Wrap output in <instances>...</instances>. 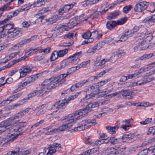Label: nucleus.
Wrapping results in <instances>:
<instances>
[{"mask_svg": "<svg viewBox=\"0 0 155 155\" xmlns=\"http://www.w3.org/2000/svg\"><path fill=\"white\" fill-rule=\"evenodd\" d=\"M28 100L27 98H26V97L25 98L19 101L15 105H13L12 106V107L13 108H14L15 107H18L20 106L23 105L25 102H27Z\"/></svg>", "mask_w": 155, "mask_h": 155, "instance_id": "26", "label": "nucleus"}, {"mask_svg": "<svg viewBox=\"0 0 155 155\" xmlns=\"http://www.w3.org/2000/svg\"><path fill=\"white\" fill-rule=\"evenodd\" d=\"M68 52V49H65L64 50H62L57 52L58 55V57H63Z\"/></svg>", "mask_w": 155, "mask_h": 155, "instance_id": "30", "label": "nucleus"}, {"mask_svg": "<svg viewBox=\"0 0 155 155\" xmlns=\"http://www.w3.org/2000/svg\"><path fill=\"white\" fill-rule=\"evenodd\" d=\"M99 92V91H97L96 92L97 93V94H92L90 95H86V97L83 98L81 100V101L82 102H84L85 100H87L89 99L90 98L93 97H95L96 96L97 97V95L98 94H99L100 93H98Z\"/></svg>", "mask_w": 155, "mask_h": 155, "instance_id": "33", "label": "nucleus"}, {"mask_svg": "<svg viewBox=\"0 0 155 155\" xmlns=\"http://www.w3.org/2000/svg\"><path fill=\"white\" fill-rule=\"evenodd\" d=\"M155 18V14L152 16H150L149 17L146 18L143 20V21L144 22H147L149 21H151L152 19Z\"/></svg>", "mask_w": 155, "mask_h": 155, "instance_id": "61", "label": "nucleus"}, {"mask_svg": "<svg viewBox=\"0 0 155 155\" xmlns=\"http://www.w3.org/2000/svg\"><path fill=\"white\" fill-rule=\"evenodd\" d=\"M80 116H78L69 120L65 121L63 123L62 125L60 126L58 129H54L50 131L48 133L49 134H52L58 131H63L71 128L73 125V122L77 120L80 119Z\"/></svg>", "mask_w": 155, "mask_h": 155, "instance_id": "3", "label": "nucleus"}, {"mask_svg": "<svg viewBox=\"0 0 155 155\" xmlns=\"http://www.w3.org/2000/svg\"><path fill=\"white\" fill-rule=\"evenodd\" d=\"M104 45V43L103 42H101L98 43L96 46L94 47V50L100 49L103 47Z\"/></svg>", "mask_w": 155, "mask_h": 155, "instance_id": "48", "label": "nucleus"}, {"mask_svg": "<svg viewBox=\"0 0 155 155\" xmlns=\"http://www.w3.org/2000/svg\"><path fill=\"white\" fill-rule=\"evenodd\" d=\"M133 120L132 118L129 119H125L122 121V123L124 124H125V125H126L130 124L131 122H133Z\"/></svg>", "mask_w": 155, "mask_h": 155, "instance_id": "62", "label": "nucleus"}, {"mask_svg": "<svg viewBox=\"0 0 155 155\" xmlns=\"http://www.w3.org/2000/svg\"><path fill=\"white\" fill-rule=\"evenodd\" d=\"M34 61H39L43 60L42 63L44 64L48 62V61L45 57L44 55L38 56L35 57L34 59Z\"/></svg>", "mask_w": 155, "mask_h": 155, "instance_id": "21", "label": "nucleus"}, {"mask_svg": "<svg viewBox=\"0 0 155 155\" xmlns=\"http://www.w3.org/2000/svg\"><path fill=\"white\" fill-rule=\"evenodd\" d=\"M33 68V66L31 65H28L22 67L19 70L20 77L21 78L24 77L27 74L30 73L32 71Z\"/></svg>", "mask_w": 155, "mask_h": 155, "instance_id": "8", "label": "nucleus"}, {"mask_svg": "<svg viewBox=\"0 0 155 155\" xmlns=\"http://www.w3.org/2000/svg\"><path fill=\"white\" fill-rule=\"evenodd\" d=\"M153 56L152 54H147L143 55V56L140 57L138 59V60H143L148 59L151 58Z\"/></svg>", "mask_w": 155, "mask_h": 155, "instance_id": "36", "label": "nucleus"}, {"mask_svg": "<svg viewBox=\"0 0 155 155\" xmlns=\"http://www.w3.org/2000/svg\"><path fill=\"white\" fill-rule=\"evenodd\" d=\"M152 134L155 135V127H150L147 133L148 135Z\"/></svg>", "mask_w": 155, "mask_h": 155, "instance_id": "44", "label": "nucleus"}, {"mask_svg": "<svg viewBox=\"0 0 155 155\" xmlns=\"http://www.w3.org/2000/svg\"><path fill=\"white\" fill-rule=\"evenodd\" d=\"M120 125V121L118 120L116 123L114 127H106V129L110 134H114L116 133V131L118 130Z\"/></svg>", "mask_w": 155, "mask_h": 155, "instance_id": "10", "label": "nucleus"}, {"mask_svg": "<svg viewBox=\"0 0 155 155\" xmlns=\"http://www.w3.org/2000/svg\"><path fill=\"white\" fill-rule=\"evenodd\" d=\"M155 79V78L154 77H147L144 78L143 79V82H142V83L145 84H146L154 80Z\"/></svg>", "mask_w": 155, "mask_h": 155, "instance_id": "39", "label": "nucleus"}, {"mask_svg": "<svg viewBox=\"0 0 155 155\" xmlns=\"http://www.w3.org/2000/svg\"><path fill=\"white\" fill-rule=\"evenodd\" d=\"M45 4L44 0H38L34 3V5L36 7H40Z\"/></svg>", "mask_w": 155, "mask_h": 155, "instance_id": "32", "label": "nucleus"}, {"mask_svg": "<svg viewBox=\"0 0 155 155\" xmlns=\"http://www.w3.org/2000/svg\"><path fill=\"white\" fill-rule=\"evenodd\" d=\"M127 18L126 17H124L120 19L116 22L117 25H122L124 24L127 21Z\"/></svg>", "mask_w": 155, "mask_h": 155, "instance_id": "38", "label": "nucleus"}, {"mask_svg": "<svg viewBox=\"0 0 155 155\" xmlns=\"http://www.w3.org/2000/svg\"><path fill=\"white\" fill-rule=\"evenodd\" d=\"M26 123L25 122H22L18 124L16 127H12L14 126L13 124H8L7 121H3L0 124V134L5 132L7 134L6 138L9 139L10 142H12L20 135V133L15 134L14 133L22 131L26 127Z\"/></svg>", "mask_w": 155, "mask_h": 155, "instance_id": "1", "label": "nucleus"}, {"mask_svg": "<svg viewBox=\"0 0 155 155\" xmlns=\"http://www.w3.org/2000/svg\"><path fill=\"white\" fill-rule=\"evenodd\" d=\"M88 108H86L85 107L84 108L81 109L78 111H76L75 112L72 113V114L68 115V116H65L63 118L61 119V120H64L67 119L68 117H72L74 116H75L77 115H78V116H80V119L83 116L84 117L86 114L88 113L89 110Z\"/></svg>", "mask_w": 155, "mask_h": 155, "instance_id": "7", "label": "nucleus"}, {"mask_svg": "<svg viewBox=\"0 0 155 155\" xmlns=\"http://www.w3.org/2000/svg\"><path fill=\"white\" fill-rule=\"evenodd\" d=\"M132 7L131 5H130L124 7L123 10V11L125 13H127L129 11L131 10Z\"/></svg>", "mask_w": 155, "mask_h": 155, "instance_id": "49", "label": "nucleus"}, {"mask_svg": "<svg viewBox=\"0 0 155 155\" xmlns=\"http://www.w3.org/2000/svg\"><path fill=\"white\" fill-rule=\"evenodd\" d=\"M15 63H16V61H15V60H13L12 61L10 62L5 66L3 67L2 69H0V70H1L2 69H4L6 68H9L11 67L12 65L15 64Z\"/></svg>", "mask_w": 155, "mask_h": 155, "instance_id": "56", "label": "nucleus"}, {"mask_svg": "<svg viewBox=\"0 0 155 155\" xmlns=\"http://www.w3.org/2000/svg\"><path fill=\"white\" fill-rule=\"evenodd\" d=\"M80 68V67L79 66H76V67H74L71 68H68V72L69 74L74 72L76 70H78Z\"/></svg>", "mask_w": 155, "mask_h": 155, "instance_id": "37", "label": "nucleus"}, {"mask_svg": "<svg viewBox=\"0 0 155 155\" xmlns=\"http://www.w3.org/2000/svg\"><path fill=\"white\" fill-rule=\"evenodd\" d=\"M44 121V120H41L39 121L31 126V127H28L26 130H28L30 132L31 131L33 130L36 129L40 124H42L43 123Z\"/></svg>", "mask_w": 155, "mask_h": 155, "instance_id": "17", "label": "nucleus"}, {"mask_svg": "<svg viewBox=\"0 0 155 155\" xmlns=\"http://www.w3.org/2000/svg\"><path fill=\"white\" fill-rule=\"evenodd\" d=\"M82 36L83 38L85 39H87L89 38L91 36V33L90 31H88L82 34Z\"/></svg>", "mask_w": 155, "mask_h": 155, "instance_id": "40", "label": "nucleus"}, {"mask_svg": "<svg viewBox=\"0 0 155 155\" xmlns=\"http://www.w3.org/2000/svg\"><path fill=\"white\" fill-rule=\"evenodd\" d=\"M152 36L151 33H149L145 35L143 39L146 40L147 43H149L150 41L152 39Z\"/></svg>", "mask_w": 155, "mask_h": 155, "instance_id": "35", "label": "nucleus"}, {"mask_svg": "<svg viewBox=\"0 0 155 155\" xmlns=\"http://www.w3.org/2000/svg\"><path fill=\"white\" fill-rule=\"evenodd\" d=\"M108 150L109 151V153H111L113 155H118V152H117V150L116 151L115 149H114V148L113 147L110 148L108 149Z\"/></svg>", "mask_w": 155, "mask_h": 155, "instance_id": "59", "label": "nucleus"}, {"mask_svg": "<svg viewBox=\"0 0 155 155\" xmlns=\"http://www.w3.org/2000/svg\"><path fill=\"white\" fill-rule=\"evenodd\" d=\"M76 35V34L75 33H69L67 34L64 35L63 37L65 39H70L71 38H73Z\"/></svg>", "mask_w": 155, "mask_h": 155, "instance_id": "46", "label": "nucleus"}, {"mask_svg": "<svg viewBox=\"0 0 155 155\" xmlns=\"http://www.w3.org/2000/svg\"><path fill=\"white\" fill-rule=\"evenodd\" d=\"M131 127V125H126L123 124L120 126V128L125 131L128 130L129 128Z\"/></svg>", "mask_w": 155, "mask_h": 155, "instance_id": "63", "label": "nucleus"}, {"mask_svg": "<svg viewBox=\"0 0 155 155\" xmlns=\"http://www.w3.org/2000/svg\"><path fill=\"white\" fill-rule=\"evenodd\" d=\"M68 103L67 101L65 100L59 101L56 102L52 107V109L54 110L52 114H54L56 112H60L66 107V104Z\"/></svg>", "mask_w": 155, "mask_h": 155, "instance_id": "5", "label": "nucleus"}, {"mask_svg": "<svg viewBox=\"0 0 155 155\" xmlns=\"http://www.w3.org/2000/svg\"><path fill=\"white\" fill-rule=\"evenodd\" d=\"M68 25V26L70 28H73L78 24L76 22L75 19L74 18H72L67 23Z\"/></svg>", "mask_w": 155, "mask_h": 155, "instance_id": "23", "label": "nucleus"}, {"mask_svg": "<svg viewBox=\"0 0 155 155\" xmlns=\"http://www.w3.org/2000/svg\"><path fill=\"white\" fill-rule=\"evenodd\" d=\"M97 123L95 119L90 120L87 119L83 120L80 122V124L81 125L75 128L74 129L75 131H81L94 126Z\"/></svg>", "mask_w": 155, "mask_h": 155, "instance_id": "4", "label": "nucleus"}, {"mask_svg": "<svg viewBox=\"0 0 155 155\" xmlns=\"http://www.w3.org/2000/svg\"><path fill=\"white\" fill-rule=\"evenodd\" d=\"M13 28H14L13 25L9 24L4 25L0 27V31H4L5 30H8V32H9L10 30Z\"/></svg>", "mask_w": 155, "mask_h": 155, "instance_id": "22", "label": "nucleus"}, {"mask_svg": "<svg viewBox=\"0 0 155 155\" xmlns=\"http://www.w3.org/2000/svg\"><path fill=\"white\" fill-rule=\"evenodd\" d=\"M73 42H64L59 44V46L60 47H68L72 45Z\"/></svg>", "mask_w": 155, "mask_h": 155, "instance_id": "51", "label": "nucleus"}, {"mask_svg": "<svg viewBox=\"0 0 155 155\" xmlns=\"http://www.w3.org/2000/svg\"><path fill=\"white\" fill-rule=\"evenodd\" d=\"M142 155H146L148 153H155V145L150 147L147 149H145L141 152Z\"/></svg>", "mask_w": 155, "mask_h": 155, "instance_id": "18", "label": "nucleus"}, {"mask_svg": "<svg viewBox=\"0 0 155 155\" xmlns=\"http://www.w3.org/2000/svg\"><path fill=\"white\" fill-rule=\"evenodd\" d=\"M22 93H17L14 95H12L8 97L7 99V100L8 102V103L9 104L12 101H13L18 99L19 97L22 95Z\"/></svg>", "mask_w": 155, "mask_h": 155, "instance_id": "19", "label": "nucleus"}, {"mask_svg": "<svg viewBox=\"0 0 155 155\" xmlns=\"http://www.w3.org/2000/svg\"><path fill=\"white\" fill-rule=\"evenodd\" d=\"M120 14L119 11H115L110 12V14L107 17V18L109 20L114 19L119 16Z\"/></svg>", "mask_w": 155, "mask_h": 155, "instance_id": "14", "label": "nucleus"}, {"mask_svg": "<svg viewBox=\"0 0 155 155\" xmlns=\"http://www.w3.org/2000/svg\"><path fill=\"white\" fill-rule=\"evenodd\" d=\"M55 79V77H54L49 79H46L42 83V85L51 89L54 88L58 86V84L56 81Z\"/></svg>", "mask_w": 155, "mask_h": 155, "instance_id": "6", "label": "nucleus"}, {"mask_svg": "<svg viewBox=\"0 0 155 155\" xmlns=\"http://www.w3.org/2000/svg\"><path fill=\"white\" fill-rule=\"evenodd\" d=\"M98 148L97 147L94 148L92 149L88 150L87 151V155L91 154L97 152L98 151Z\"/></svg>", "mask_w": 155, "mask_h": 155, "instance_id": "41", "label": "nucleus"}, {"mask_svg": "<svg viewBox=\"0 0 155 155\" xmlns=\"http://www.w3.org/2000/svg\"><path fill=\"white\" fill-rule=\"evenodd\" d=\"M81 52H78L69 57L67 60L62 61L59 67L57 68L58 69L65 68L71 64V63L76 64L79 61L81 57Z\"/></svg>", "mask_w": 155, "mask_h": 155, "instance_id": "2", "label": "nucleus"}, {"mask_svg": "<svg viewBox=\"0 0 155 155\" xmlns=\"http://www.w3.org/2000/svg\"><path fill=\"white\" fill-rule=\"evenodd\" d=\"M14 0H10L9 2L8 3L5 4L0 8V13L1 15L4 12L9 11L12 8L11 7L9 6V5Z\"/></svg>", "mask_w": 155, "mask_h": 155, "instance_id": "13", "label": "nucleus"}, {"mask_svg": "<svg viewBox=\"0 0 155 155\" xmlns=\"http://www.w3.org/2000/svg\"><path fill=\"white\" fill-rule=\"evenodd\" d=\"M147 47L144 46V47H140V45L138 44V45L135 46L134 48V51L135 52L137 51L138 50H145L146 49Z\"/></svg>", "mask_w": 155, "mask_h": 155, "instance_id": "43", "label": "nucleus"}, {"mask_svg": "<svg viewBox=\"0 0 155 155\" xmlns=\"http://www.w3.org/2000/svg\"><path fill=\"white\" fill-rule=\"evenodd\" d=\"M36 51L34 49H30L29 51L25 52V55L28 56H31L36 52Z\"/></svg>", "mask_w": 155, "mask_h": 155, "instance_id": "52", "label": "nucleus"}, {"mask_svg": "<svg viewBox=\"0 0 155 155\" xmlns=\"http://www.w3.org/2000/svg\"><path fill=\"white\" fill-rule=\"evenodd\" d=\"M152 141L153 140L152 139H150L147 141H145L142 144L141 146L142 147H144L148 145L149 143H151Z\"/></svg>", "mask_w": 155, "mask_h": 155, "instance_id": "64", "label": "nucleus"}, {"mask_svg": "<svg viewBox=\"0 0 155 155\" xmlns=\"http://www.w3.org/2000/svg\"><path fill=\"white\" fill-rule=\"evenodd\" d=\"M121 139V142H129V141H132L134 140L132 138L130 139H129L128 137V136L127 134L124 135L121 138H120Z\"/></svg>", "mask_w": 155, "mask_h": 155, "instance_id": "29", "label": "nucleus"}, {"mask_svg": "<svg viewBox=\"0 0 155 155\" xmlns=\"http://www.w3.org/2000/svg\"><path fill=\"white\" fill-rule=\"evenodd\" d=\"M110 59L106 58L103 59L102 60L99 61H97V60H96L94 62V64L96 66L101 65L104 64L107 61H110Z\"/></svg>", "mask_w": 155, "mask_h": 155, "instance_id": "27", "label": "nucleus"}, {"mask_svg": "<svg viewBox=\"0 0 155 155\" xmlns=\"http://www.w3.org/2000/svg\"><path fill=\"white\" fill-rule=\"evenodd\" d=\"M92 14L90 15V17L92 18H98L102 14L101 11L97 12V11H92Z\"/></svg>", "mask_w": 155, "mask_h": 155, "instance_id": "28", "label": "nucleus"}, {"mask_svg": "<svg viewBox=\"0 0 155 155\" xmlns=\"http://www.w3.org/2000/svg\"><path fill=\"white\" fill-rule=\"evenodd\" d=\"M110 143L111 144L114 145L121 143L122 140L120 138H115L114 137H110Z\"/></svg>", "mask_w": 155, "mask_h": 155, "instance_id": "24", "label": "nucleus"}, {"mask_svg": "<svg viewBox=\"0 0 155 155\" xmlns=\"http://www.w3.org/2000/svg\"><path fill=\"white\" fill-rule=\"evenodd\" d=\"M35 81L33 76L29 77L25 80V81L22 82L21 84L22 87H24L27 85L28 84H29L31 82H34Z\"/></svg>", "mask_w": 155, "mask_h": 155, "instance_id": "20", "label": "nucleus"}, {"mask_svg": "<svg viewBox=\"0 0 155 155\" xmlns=\"http://www.w3.org/2000/svg\"><path fill=\"white\" fill-rule=\"evenodd\" d=\"M152 120L151 118H148L144 121L140 122L141 125H145L150 123Z\"/></svg>", "mask_w": 155, "mask_h": 155, "instance_id": "53", "label": "nucleus"}, {"mask_svg": "<svg viewBox=\"0 0 155 155\" xmlns=\"http://www.w3.org/2000/svg\"><path fill=\"white\" fill-rule=\"evenodd\" d=\"M75 4V2H73L70 4L65 5L63 8L59 10V13L60 15H62L64 12L69 11L70 9L73 8Z\"/></svg>", "mask_w": 155, "mask_h": 155, "instance_id": "12", "label": "nucleus"}, {"mask_svg": "<svg viewBox=\"0 0 155 155\" xmlns=\"http://www.w3.org/2000/svg\"><path fill=\"white\" fill-rule=\"evenodd\" d=\"M148 2L143 1L137 4L135 6L134 9L135 11L140 12L143 11L147 8L149 5Z\"/></svg>", "mask_w": 155, "mask_h": 155, "instance_id": "9", "label": "nucleus"}, {"mask_svg": "<svg viewBox=\"0 0 155 155\" xmlns=\"http://www.w3.org/2000/svg\"><path fill=\"white\" fill-rule=\"evenodd\" d=\"M31 41V38H28L22 40L19 43L20 44V46H21V47L23 46L24 45L26 44L27 43L30 42Z\"/></svg>", "mask_w": 155, "mask_h": 155, "instance_id": "54", "label": "nucleus"}, {"mask_svg": "<svg viewBox=\"0 0 155 155\" xmlns=\"http://www.w3.org/2000/svg\"><path fill=\"white\" fill-rule=\"evenodd\" d=\"M85 2H87V4L91 5L97 3L99 0H85Z\"/></svg>", "mask_w": 155, "mask_h": 155, "instance_id": "58", "label": "nucleus"}, {"mask_svg": "<svg viewBox=\"0 0 155 155\" xmlns=\"http://www.w3.org/2000/svg\"><path fill=\"white\" fill-rule=\"evenodd\" d=\"M58 57V55L57 51H54L52 54L51 57V60L54 61Z\"/></svg>", "mask_w": 155, "mask_h": 155, "instance_id": "47", "label": "nucleus"}, {"mask_svg": "<svg viewBox=\"0 0 155 155\" xmlns=\"http://www.w3.org/2000/svg\"><path fill=\"white\" fill-rule=\"evenodd\" d=\"M99 104L98 102H96L92 103L89 104L86 106V108H88L89 109L91 108H94L98 106Z\"/></svg>", "mask_w": 155, "mask_h": 155, "instance_id": "31", "label": "nucleus"}, {"mask_svg": "<svg viewBox=\"0 0 155 155\" xmlns=\"http://www.w3.org/2000/svg\"><path fill=\"white\" fill-rule=\"evenodd\" d=\"M19 33V31L17 29L13 28L8 32V37L10 38L15 37Z\"/></svg>", "mask_w": 155, "mask_h": 155, "instance_id": "15", "label": "nucleus"}, {"mask_svg": "<svg viewBox=\"0 0 155 155\" xmlns=\"http://www.w3.org/2000/svg\"><path fill=\"white\" fill-rule=\"evenodd\" d=\"M117 25L116 21L112 20L108 21L106 24L107 28L110 30L114 29Z\"/></svg>", "mask_w": 155, "mask_h": 155, "instance_id": "16", "label": "nucleus"}, {"mask_svg": "<svg viewBox=\"0 0 155 155\" xmlns=\"http://www.w3.org/2000/svg\"><path fill=\"white\" fill-rule=\"evenodd\" d=\"M87 82V81H86L85 80H84L76 83V86H77V87L79 88L82 86Z\"/></svg>", "mask_w": 155, "mask_h": 155, "instance_id": "57", "label": "nucleus"}, {"mask_svg": "<svg viewBox=\"0 0 155 155\" xmlns=\"http://www.w3.org/2000/svg\"><path fill=\"white\" fill-rule=\"evenodd\" d=\"M140 47H144V46L147 47L146 49H147L149 47L148 43H147L146 40H144L143 38L142 41L139 43Z\"/></svg>", "mask_w": 155, "mask_h": 155, "instance_id": "42", "label": "nucleus"}, {"mask_svg": "<svg viewBox=\"0 0 155 155\" xmlns=\"http://www.w3.org/2000/svg\"><path fill=\"white\" fill-rule=\"evenodd\" d=\"M36 91V90H35L31 92L26 97V98H27L28 100L30 98H31L37 95V94Z\"/></svg>", "mask_w": 155, "mask_h": 155, "instance_id": "50", "label": "nucleus"}, {"mask_svg": "<svg viewBox=\"0 0 155 155\" xmlns=\"http://www.w3.org/2000/svg\"><path fill=\"white\" fill-rule=\"evenodd\" d=\"M78 88L76 86V84L74 85H72L70 88L64 91L61 94L67 93L68 92H71L73 91L76 88Z\"/></svg>", "mask_w": 155, "mask_h": 155, "instance_id": "34", "label": "nucleus"}, {"mask_svg": "<svg viewBox=\"0 0 155 155\" xmlns=\"http://www.w3.org/2000/svg\"><path fill=\"white\" fill-rule=\"evenodd\" d=\"M111 69V68H109L106 69L105 70H103V71L101 72L98 74L99 75L100 77H101L103 76L104 74H106Z\"/></svg>", "mask_w": 155, "mask_h": 155, "instance_id": "60", "label": "nucleus"}, {"mask_svg": "<svg viewBox=\"0 0 155 155\" xmlns=\"http://www.w3.org/2000/svg\"><path fill=\"white\" fill-rule=\"evenodd\" d=\"M69 74L67 72L66 74H60L57 77H55L56 81H57L58 84V85L64 83L65 82V79L64 78H66Z\"/></svg>", "mask_w": 155, "mask_h": 155, "instance_id": "11", "label": "nucleus"}, {"mask_svg": "<svg viewBox=\"0 0 155 155\" xmlns=\"http://www.w3.org/2000/svg\"><path fill=\"white\" fill-rule=\"evenodd\" d=\"M110 81V79H106L103 81H102L96 83L95 85L96 88H98L104 85L106 83Z\"/></svg>", "mask_w": 155, "mask_h": 155, "instance_id": "25", "label": "nucleus"}, {"mask_svg": "<svg viewBox=\"0 0 155 155\" xmlns=\"http://www.w3.org/2000/svg\"><path fill=\"white\" fill-rule=\"evenodd\" d=\"M18 68L16 67L13 68L12 70L10 71L8 73V75L10 76H12L15 73L18 71Z\"/></svg>", "mask_w": 155, "mask_h": 155, "instance_id": "55", "label": "nucleus"}, {"mask_svg": "<svg viewBox=\"0 0 155 155\" xmlns=\"http://www.w3.org/2000/svg\"><path fill=\"white\" fill-rule=\"evenodd\" d=\"M19 52L12 53L10 54L7 55V58H8V60H10L15 58L17 55L18 54Z\"/></svg>", "mask_w": 155, "mask_h": 155, "instance_id": "45", "label": "nucleus"}]
</instances>
